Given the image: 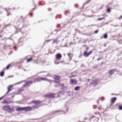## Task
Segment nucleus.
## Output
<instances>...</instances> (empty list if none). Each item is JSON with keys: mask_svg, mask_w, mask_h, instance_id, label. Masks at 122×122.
I'll return each instance as SVG.
<instances>
[{"mask_svg": "<svg viewBox=\"0 0 122 122\" xmlns=\"http://www.w3.org/2000/svg\"><path fill=\"white\" fill-rule=\"evenodd\" d=\"M120 18H122V15L120 17Z\"/></svg>", "mask_w": 122, "mask_h": 122, "instance_id": "nucleus-60", "label": "nucleus"}, {"mask_svg": "<svg viewBox=\"0 0 122 122\" xmlns=\"http://www.w3.org/2000/svg\"><path fill=\"white\" fill-rule=\"evenodd\" d=\"M33 82L31 81H29L26 82L25 84H24L23 85V87H25L26 86H29L30 85L33 83Z\"/></svg>", "mask_w": 122, "mask_h": 122, "instance_id": "nucleus-3", "label": "nucleus"}, {"mask_svg": "<svg viewBox=\"0 0 122 122\" xmlns=\"http://www.w3.org/2000/svg\"><path fill=\"white\" fill-rule=\"evenodd\" d=\"M40 107V105H39L37 104L34 106L33 108H34L36 109L37 108Z\"/></svg>", "mask_w": 122, "mask_h": 122, "instance_id": "nucleus-19", "label": "nucleus"}, {"mask_svg": "<svg viewBox=\"0 0 122 122\" xmlns=\"http://www.w3.org/2000/svg\"><path fill=\"white\" fill-rule=\"evenodd\" d=\"M98 31H99V30H97L96 31H95L94 32V33H95V34L97 33Z\"/></svg>", "mask_w": 122, "mask_h": 122, "instance_id": "nucleus-36", "label": "nucleus"}, {"mask_svg": "<svg viewBox=\"0 0 122 122\" xmlns=\"http://www.w3.org/2000/svg\"><path fill=\"white\" fill-rule=\"evenodd\" d=\"M14 49L15 50H17V49L15 47V46H14Z\"/></svg>", "mask_w": 122, "mask_h": 122, "instance_id": "nucleus-50", "label": "nucleus"}, {"mask_svg": "<svg viewBox=\"0 0 122 122\" xmlns=\"http://www.w3.org/2000/svg\"><path fill=\"white\" fill-rule=\"evenodd\" d=\"M103 37L105 39L107 38V34H104V35Z\"/></svg>", "mask_w": 122, "mask_h": 122, "instance_id": "nucleus-28", "label": "nucleus"}, {"mask_svg": "<svg viewBox=\"0 0 122 122\" xmlns=\"http://www.w3.org/2000/svg\"><path fill=\"white\" fill-rule=\"evenodd\" d=\"M118 108L120 110H122V106H119Z\"/></svg>", "mask_w": 122, "mask_h": 122, "instance_id": "nucleus-33", "label": "nucleus"}, {"mask_svg": "<svg viewBox=\"0 0 122 122\" xmlns=\"http://www.w3.org/2000/svg\"><path fill=\"white\" fill-rule=\"evenodd\" d=\"M32 60H33V57L28 59L27 60V62H29Z\"/></svg>", "mask_w": 122, "mask_h": 122, "instance_id": "nucleus-21", "label": "nucleus"}, {"mask_svg": "<svg viewBox=\"0 0 122 122\" xmlns=\"http://www.w3.org/2000/svg\"><path fill=\"white\" fill-rule=\"evenodd\" d=\"M3 103L4 104L6 103L7 104H9L12 103H13V102L11 101L10 100L9 101H7L6 100H4L3 101Z\"/></svg>", "mask_w": 122, "mask_h": 122, "instance_id": "nucleus-8", "label": "nucleus"}, {"mask_svg": "<svg viewBox=\"0 0 122 122\" xmlns=\"http://www.w3.org/2000/svg\"><path fill=\"white\" fill-rule=\"evenodd\" d=\"M102 57H101L100 58H98L97 59V61H99V60H101L102 59Z\"/></svg>", "mask_w": 122, "mask_h": 122, "instance_id": "nucleus-40", "label": "nucleus"}, {"mask_svg": "<svg viewBox=\"0 0 122 122\" xmlns=\"http://www.w3.org/2000/svg\"><path fill=\"white\" fill-rule=\"evenodd\" d=\"M24 110L25 111H30L32 110V107H23Z\"/></svg>", "mask_w": 122, "mask_h": 122, "instance_id": "nucleus-5", "label": "nucleus"}, {"mask_svg": "<svg viewBox=\"0 0 122 122\" xmlns=\"http://www.w3.org/2000/svg\"><path fill=\"white\" fill-rule=\"evenodd\" d=\"M4 74V72L3 71H2L0 73V75L1 76H3Z\"/></svg>", "mask_w": 122, "mask_h": 122, "instance_id": "nucleus-24", "label": "nucleus"}, {"mask_svg": "<svg viewBox=\"0 0 122 122\" xmlns=\"http://www.w3.org/2000/svg\"><path fill=\"white\" fill-rule=\"evenodd\" d=\"M68 55V56L69 57H70V54H69V53H68V54H67Z\"/></svg>", "mask_w": 122, "mask_h": 122, "instance_id": "nucleus-52", "label": "nucleus"}, {"mask_svg": "<svg viewBox=\"0 0 122 122\" xmlns=\"http://www.w3.org/2000/svg\"><path fill=\"white\" fill-rule=\"evenodd\" d=\"M67 13H70L69 12V11L65 10L64 11V14L66 15Z\"/></svg>", "mask_w": 122, "mask_h": 122, "instance_id": "nucleus-25", "label": "nucleus"}, {"mask_svg": "<svg viewBox=\"0 0 122 122\" xmlns=\"http://www.w3.org/2000/svg\"><path fill=\"white\" fill-rule=\"evenodd\" d=\"M77 83V81L76 80L74 79V84H76Z\"/></svg>", "mask_w": 122, "mask_h": 122, "instance_id": "nucleus-39", "label": "nucleus"}, {"mask_svg": "<svg viewBox=\"0 0 122 122\" xmlns=\"http://www.w3.org/2000/svg\"><path fill=\"white\" fill-rule=\"evenodd\" d=\"M22 39L21 38H20L19 40V41H21V42H22V41H21V40Z\"/></svg>", "mask_w": 122, "mask_h": 122, "instance_id": "nucleus-48", "label": "nucleus"}, {"mask_svg": "<svg viewBox=\"0 0 122 122\" xmlns=\"http://www.w3.org/2000/svg\"><path fill=\"white\" fill-rule=\"evenodd\" d=\"M8 10H11V9H10V8H8Z\"/></svg>", "mask_w": 122, "mask_h": 122, "instance_id": "nucleus-56", "label": "nucleus"}, {"mask_svg": "<svg viewBox=\"0 0 122 122\" xmlns=\"http://www.w3.org/2000/svg\"><path fill=\"white\" fill-rule=\"evenodd\" d=\"M88 47H87L86 48V50H88Z\"/></svg>", "mask_w": 122, "mask_h": 122, "instance_id": "nucleus-63", "label": "nucleus"}, {"mask_svg": "<svg viewBox=\"0 0 122 122\" xmlns=\"http://www.w3.org/2000/svg\"><path fill=\"white\" fill-rule=\"evenodd\" d=\"M10 25L9 24H8L7 25H5L4 27L5 28H6L7 27Z\"/></svg>", "mask_w": 122, "mask_h": 122, "instance_id": "nucleus-35", "label": "nucleus"}, {"mask_svg": "<svg viewBox=\"0 0 122 122\" xmlns=\"http://www.w3.org/2000/svg\"><path fill=\"white\" fill-rule=\"evenodd\" d=\"M98 109L99 110H101L102 109H103V108L101 106H99L98 108Z\"/></svg>", "mask_w": 122, "mask_h": 122, "instance_id": "nucleus-32", "label": "nucleus"}, {"mask_svg": "<svg viewBox=\"0 0 122 122\" xmlns=\"http://www.w3.org/2000/svg\"><path fill=\"white\" fill-rule=\"evenodd\" d=\"M95 114H97L95 116V115H93L92 117V118L93 119L94 121H97L99 119V113L98 112L97 113H95Z\"/></svg>", "mask_w": 122, "mask_h": 122, "instance_id": "nucleus-1", "label": "nucleus"}, {"mask_svg": "<svg viewBox=\"0 0 122 122\" xmlns=\"http://www.w3.org/2000/svg\"><path fill=\"white\" fill-rule=\"evenodd\" d=\"M58 82H59V81H58V82H57L56 81H55V82L56 83H58Z\"/></svg>", "mask_w": 122, "mask_h": 122, "instance_id": "nucleus-53", "label": "nucleus"}, {"mask_svg": "<svg viewBox=\"0 0 122 122\" xmlns=\"http://www.w3.org/2000/svg\"><path fill=\"white\" fill-rule=\"evenodd\" d=\"M10 65L9 64V65H8L6 67V69H8L9 68V67H10Z\"/></svg>", "mask_w": 122, "mask_h": 122, "instance_id": "nucleus-34", "label": "nucleus"}, {"mask_svg": "<svg viewBox=\"0 0 122 122\" xmlns=\"http://www.w3.org/2000/svg\"><path fill=\"white\" fill-rule=\"evenodd\" d=\"M0 37H2V36H1V35H0Z\"/></svg>", "mask_w": 122, "mask_h": 122, "instance_id": "nucleus-64", "label": "nucleus"}, {"mask_svg": "<svg viewBox=\"0 0 122 122\" xmlns=\"http://www.w3.org/2000/svg\"><path fill=\"white\" fill-rule=\"evenodd\" d=\"M30 119L31 120H36L37 119L34 118V119Z\"/></svg>", "mask_w": 122, "mask_h": 122, "instance_id": "nucleus-47", "label": "nucleus"}, {"mask_svg": "<svg viewBox=\"0 0 122 122\" xmlns=\"http://www.w3.org/2000/svg\"><path fill=\"white\" fill-rule=\"evenodd\" d=\"M98 83V79L96 78L94 80H93L92 81V84L94 86H95Z\"/></svg>", "mask_w": 122, "mask_h": 122, "instance_id": "nucleus-4", "label": "nucleus"}, {"mask_svg": "<svg viewBox=\"0 0 122 122\" xmlns=\"http://www.w3.org/2000/svg\"><path fill=\"white\" fill-rule=\"evenodd\" d=\"M39 5H42V4L40 2H39Z\"/></svg>", "mask_w": 122, "mask_h": 122, "instance_id": "nucleus-43", "label": "nucleus"}, {"mask_svg": "<svg viewBox=\"0 0 122 122\" xmlns=\"http://www.w3.org/2000/svg\"><path fill=\"white\" fill-rule=\"evenodd\" d=\"M32 103H34L36 104H40L41 103V102L39 100L33 101L32 102Z\"/></svg>", "mask_w": 122, "mask_h": 122, "instance_id": "nucleus-13", "label": "nucleus"}, {"mask_svg": "<svg viewBox=\"0 0 122 122\" xmlns=\"http://www.w3.org/2000/svg\"><path fill=\"white\" fill-rule=\"evenodd\" d=\"M62 57L61 55L59 53L57 54L56 56V59H60Z\"/></svg>", "mask_w": 122, "mask_h": 122, "instance_id": "nucleus-9", "label": "nucleus"}, {"mask_svg": "<svg viewBox=\"0 0 122 122\" xmlns=\"http://www.w3.org/2000/svg\"><path fill=\"white\" fill-rule=\"evenodd\" d=\"M4 9L6 11L7 13H8V11L5 8H4Z\"/></svg>", "mask_w": 122, "mask_h": 122, "instance_id": "nucleus-46", "label": "nucleus"}, {"mask_svg": "<svg viewBox=\"0 0 122 122\" xmlns=\"http://www.w3.org/2000/svg\"><path fill=\"white\" fill-rule=\"evenodd\" d=\"M60 86H62V88L63 90H66L67 88V87L66 86H64L63 84H61Z\"/></svg>", "mask_w": 122, "mask_h": 122, "instance_id": "nucleus-16", "label": "nucleus"}, {"mask_svg": "<svg viewBox=\"0 0 122 122\" xmlns=\"http://www.w3.org/2000/svg\"><path fill=\"white\" fill-rule=\"evenodd\" d=\"M115 69H112L110 70L108 72V73L110 75H112L114 74V71H115Z\"/></svg>", "mask_w": 122, "mask_h": 122, "instance_id": "nucleus-11", "label": "nucleus"}, {"mask_svg": "<svg viewBox=\"0 0 122 122\" xmlns=\"http://www.w3.org/2000/svg\"><path fill=\"white\" fill-rule=\"evenodd\" d=\"M33 14L32 13L30 14V16H32V15Z\"/></svg>", "mask_w": 122, "mask_h": 122, "instance_id": "nucleus-54", "label": "nucleus"}, {"mask_svg": "<svg viewBox=\"0 0 122 122\" xmlns=\"http://www.w3.org/2000/svg\"><path fill=\"white\" fill-rule=\"evenodd\" d=\"M6 39H10V37H9V38H6Z\"/></svg>", "mask_w": 122, "mask_h": 122, "instance_id": "nucleus-57", "label": "nucleus"}, {"mask_svg": "<svg viewBox=\"0 0 122 122\" xmlns=\"http://www.w3.org/2000/svg\"><path fill=\"white\" fill-rule=\"evenodd\" d=\"M41 81V79L40 78H35V79L34 82H40Z\"/></svg>", "mask_w": 122, "mask_h": 122, "instance_id": "nucleus-15", "label": "nucleus"}, {"mask_svg": "<svg viewBox=\"0 0 122 122\" xmlns=\"http://www.w3.org/2000/svg\"><path fill=\"white\" fill-rule=\"evenodd\" d=\"M14 110L13 109H12L10 108V109H9L8 110V111L9 112H11L12 111H14Z\"/></svg>", "mask_w": 122, "mask_h": 122, "instance_id": "nucleus-26", "label": "nucleus"}, {"mask_svg": "<svg viewBox=\"0 0 122 122\" xmlns=\"http://www.w3.org/2000/svg\"><path fill=\"white\" fill-rule=\"evenodd\" d=\"M3 108L4 110L8 111L9 109H10V107L9 106H6L3 107Z\"/></svg>", "mask_w": 122, "mask_h": 122, "instance_id": "nucleus-14", "label": "nucleus"}, {"mask_svg": "<svg viewBox=\"0 0 122 122\" xmlns=\"http://www.w3.org/2000/svg\"><path fill=\"white\" fill-rule=\"evenodd\" d=\"M13 87V86L12 85H10L8 86V91L6 93V94H6V95L8 94L9 92L11 90V88H12Z\"/></svg>", "mask_w": 122, "mask_h": 122, "instance_id": "nucleus-10", "label": "nucleus"}, {"mask_svg": "<svg viewBox=\"0 0 122 122\" xmlns=\"http://www.w3.org/2000/svg\"><path fill=\"white\" fill-rule=\"evenodd\" d=\"M86 46V45H84L82 46L84 47Z\"/></svg>", "mask_w": 122, "mask_h": 122, "instance_id": "nucleus-61", "label": "nucleus"}, {"mask_svg": "<svg viewBox=\"0 0 122 122\" xmlns=\"http://www.w3.org/2000/svg\"><path fill=\"white\" fill-rule=\"evenodd\" d=\"M117 100V98L115 97H114L112 98L111 100V104L110 105V107H111L112 105Z\"/></svg>", "mask_w": 122, "mask_h": 122, "instance_id": "nucleus-7", "label": "nucleus"}, {"mask_svg": "<svg viewBox=\"0 0 122 122\" xmlns=\"http://www.w3.org/2000/svg\"><path fill=\"white\" fill-rule=\"evenodd\" d=\"M16 110L18 111H23L24 110L23 107H18L16 109Z\"/></svg>", "mask_w": 122, "mask_h": 122, "instance_id": "nucleus-12", "label": "nucleus"}, {"mask_svg": "<svg viewBox=\"0 0 122 122\" xmlns=\"http://www.w3.org/2000/svg\"><path fill=\"white\" fill-rule=\"evenodd\" d=\"M46 72L45 71H42V72H41V73H42V72Z\"/></svg>", "mask_w": 122, "mask_h": 122, "instance_id": "nucleus-59", "label": "nucleus"}, {"mask_svg": "<svg viewBox=\"0 0 122 122\" xmlns=\"http://www.w3.org/2000/svg\"><path fill=\"white\" fill-rule=\"evenodd\" d=\"M104 46L105 47V46H106V44H105V45H104Z\"/></svg>", "mask_w": 122, "mask_h": 122, "instance_id": "nucleus-58", "label": "nucleus"}, {"mask_svg": "<svg viewBox=\"0 0 122 122\" xmlns=\"http://www.w3.org/2000/svg\"><path fill=\"white\" fill-rule=\"evenodd\" d=\"M59 85H60L61 84L59 83H58L57 85H55V87H56L59 86Z\"/></svg>", "mask_w": 122, "mask_h": 122, "instance_id": "nucleus-41", "label": "nucleus"}, {"mask_svg": "<svg viewBox=\"0 0 122 122\" xmlns=\"http://www.w3.org/2000/svg\"><path fill=\"white\" fill-rule=\"evenodd\" d=\"M54 78L55 80H58L60 79L61 77L58 76H55L54 77Z\"/></svg>", "mask_w": 122, "mask_h": 122, "instance_id": "nucleus-18", "label": "nucleus"}, {"mask_svg": "<svg viewBox=\"0 0 122 122\" xmlns=\"http://www.w3.org/2000/svg\"><path fill=\"white\" fill-rule=\"evenodd\" d=\"M91 0H88V1H87L86 2V3H84L83 4V7L85 4H87L88 3L90 2H91Z\"/></svg>", "mask_w": 122, "mask_h": 122, "instance_id": "nucleus-23", "label": "nucleus"}, {"mask_svg": "<svg viewBox=\"0 0 122 122\" xmlns=\"http://www.w3.org/2000/svg\"><path fill=\"white\" fill-rule=\"evenodd\" d=\"M107 11L108 12H110L111 11L109 7H108L107 10Z\"/></svg>", "mask_w": 122, "mask_h": 122, "instance_id": "nucleus-29", "label": "nucleus"}, {"mask_svg": "<svg viewBox=\"0 0 122 122\" xmlns=\"http://www.w3.org/2000/svg\"><path fill=\"white\" fill-rule=\"evenodd\" d=\"M74 79H71L70 80V81L71 82L70 84H73L74 83Z\"/></svg>", "mask_w": 122, "mask_h": 122, "instance_id": "nucleus-27", "label": "nucleus"}, {"mask_svg": "<svg viewBox=\"0 0 122 122\" xmlns=\"http://www.w3.org/2000/svg\"><path fill=\"white\" fill-rule=\"evenodd\" d=\"M105 19V18L104 17L102 18H99L97 19L98 20H101L103 19Z\"/></svg>", "mask_w": 122, "mask_h": 122, "instance_id": "nucleus-31", "label": "nucleus"}, {"mask_svg": "<svg viewBox=\"0 0 122 122\" xmlns=\"http://www.w3.org/2000/svg\"><path fill=\"white\" fill-rule=\"evenodd\" d=\"M67 93L69 96H70L71 94V92L70 91L67 92Z\"/></svg>", "mask_w": 122, "mask_h": 122, "instance_id": "nucleus-30", "label": "nucleus"}, {"mask_svg": "<svg viewBox=\"0 0 122 122\" xmlns=\"http://www.w3.org/2000/svg\"><path fill=\"white\" fill-rule=\"evenodd\" d=\"M21 81L20 82H18V83H17L16 84H16V85H17V84H19L21 83L22 82V81Z\"/></svg>", "mask_w": 122, "mask_h": 122, "instance_id": "nucleus-44", "label": "nucleus"}, {"mask_svg": "<svg viewBox=\"0 0 122 122\" xmlns=\"http://www.w3.org/2000/svg\"><path fill=\"white\" fill-rule=\"evenodd\" d=\"M60 63V62H58L57 63H56V62H55V64H59V63Z\"/></svg>", "mask_w": 122, "mask_h": 122, "instance_id": "nucleus-51", "label": "nucleus"}, {"mask_svg": "<svg viewBox=\"0 0 122 122\" xmlns=\"http://www.w3.org/2000/svg\"><path fill=\"white\" fill-rule=\"evenodd\" d=\"M6 96V94H5L4 96L2 97H1L0 98V100L2 99L5 96Z\"/></svg>", "mask_w": 122, "mask_h": 122, "instance_id": "nucleus-37", "label": "nucleus"}, {"mask_svg": "<svg viewBox=\"0 0 122 122\" xmlns=\"http://www.w3.org/2000/svg\"><path fill=\"white\" fill-rule=\"evenodd\" d=\"M60 25L58 24L57 25V27H60Z\"/></svg>", "mask_w": 122, "mask_h": 122, "instance_id": "nucleus-45", "label": "nucleus"}, {"mask_svg": "<svg viewBox=\"0 0 122 122\" xmlns=\"http://www.w3.org/2000/svg\"><path fill=\"white\" fill-rule=\"evenodd\" d=\"M36 61L37 60H34V62H35H35H36Z\"/></svg>", "mask_w": 122, "mask_h": 122, "instance_id": "nucleus-55", "label": "nucleus"}, {"mask_svg": "<svg viewBox=\"0 0 122 122\" xmlns=\"http://www.w3.org/2000/svg\"><path fill=\"white\" fill-rule=\"evenodd\" d=\"M7 13V15L8 16H9L11 15V14L8 11V13Z\"/></svg>", "mask_w": 122, "mask_h": 122, "instance_id": "nucleus-38", "label": "nucleus"}, {"mask_svg": "<svg viewBox=\"0 0 122 122\" xmlns=\"http://www.w3.org/2000/svg\"><path fill=\"white\" fill-rule=\"evenodd\" d=\"M78 6V5L77 4H75L74 5V6L76 7H77Z\"/></svg>", "mask_w": 122, "mask_h": 122, "instance_id": "nucleus-42", "label": "nucleus"}, {"mask_svg": "<svg viewBox=\"0 0 122 122\" xmlns=\"http://www.w3.org/2000/svg\"><path fill=\"white\" fill-rule=\"evenodd\" d=\"M41 81H50V80H48L47 78L44 77L40 78Z\"/></svg>", "mask_w": 122, "mask_h": 122, "instance_id": "nucleus-17", "label": "nucleus"}, {"mask_svg": "<svg viewBox=\"0 0 122 122\" xmlns=\"http://www.w3.org/2000/svg\"><path fill=\"white\" fill-rule=\"evenodd\" d=\"M80 88V87L79 86H77L75 87L74 90L76 91H77L79 90Z\"/></svg>", "mask_w": 122, "mask_h": 122, "instance_id": "nucleus-22", "label": "nucleus"}, {"mask_svg": "<svg viewBox=\"0 0 122 122\" xmlns=\"http://www.w3.org/2000/svg\"><path fill=\"white\" fill-rule=\"evenodd\" d=\"M90 80V79H87V80L88 81H89Z\"/></svg>", "mask_w": 122, "mask_h": 122, "instance_id": "nucleus-62", "label": "nucleus"}, {"mask_svg": "<svg viewBox=\"0 0 122 122\" xmlns=\"http://www.w3.org/2000/svg\"><path fill=\"white\" fill-rule=\"evenodd\" d=\"M53 40V39H51V40H48L47 41V42H49V41H50L51 40Z\"/></svg>", "mask_w": 122, "mask_h": 122, "instance_id": "nucleus-49", "label": "nucleus"}, {"mask_svg": "<svg viewBox=\"0 0 122 122\" xmlns=\"http://www.w3.org/2000/svg\"><path fill=\"white\" fill-rule=\"evenodd\" d=\"M54 40L53 42L52 43V44H53L54 43H56V44H58V43L59 42V41H58L57 39L56 40H54Z\"/></svg>", "mask_w": 122, "mask_h": 122, "instance_id": "nucleus-20", "label": "nucleus"}, {"mask_svg": "<svg viewBox=\"0 0 122 122\" xmlns=\"http://www.w3.org/2000/svg\"><path fill=\"white\" fill-rule=\"evenodd\" d=\"M56 94L57 95L58 97L59 94L51 93H49L46 95L45 96L48 98H54L55 97V95Z\"/></svg>", "mask_w": 122, "mask_h": 122, "instance_id": "nucleus-2", "label": "nucleus"}, {"mask_svg": "<svg viewBox=\"0 0 122 122\" xmlns=\"http://www.w3.org/2000/svg\"><path fill=\"white\" fill-rule=\"evenodd\" d=\"M92 53V51H90L89 52L87 53V51H85L84 52V56L86 57H88L89 55Z\"/></svg>", "mask_w": 122, "mask_h": 122, "instance_id": "nucleus-6", "label": "nucleus"}]
</instances>
